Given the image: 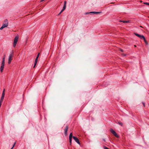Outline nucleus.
<instances>
[{
  "instance_id": "obj_21",
  "label": "nucleus",
  "mask_w": 149,
  "mask_h": 149,
  "mask_svg": "<svg viewBox=\"0 0 149 149\" xmlns=\"http://www.w3.org/2000/svg\"><path fill=\"white\" fill-rule=\"evenodd\" d=\"M70 140V144H71V141H72V139H69Z\"/></svg>"
},
{
  "instance_id": "obj_9",
  "label": "nucleus",
  "mask_w": 149,
  "mask_h": 149,
  "mask_svg": "<svg viewBox=\"0 0 149 149\" xmlns=\"http://www.w3.org/2000/svg\"><path fill=\"white\" fill-rule=\"evenodd\" d=\"M68 129V126H66L65 127V128L64 130V132L65 134L66 135H67V132Z\"/></svg>"
},
{
  "instance_id": "obj_1",
  "label": "nucleus",
  "mask_w": 149,
  "mask_h": 149,
  "mask_svg": "<svg viewBox=\"0 0 149 149\" xmlns=\"http://www.w3.org/2000/svg\"><path fill=\"white\" fill-rule=\"evenodd\" d=\"M8 24V20L7 19H6L4 20V23L2 24V26L0 28V29L2 30L3 28L7 27Z\"/></svg>"
},
{
  "instance_id": "obj_15",
  "label": "nucleus",
  "mask_w": 149,
  "mask_h": 149,
  "mask_svg": "<svg viewBox=\"0 0 149 149\" xmlns=\"http://www.w3.org/2000/svg\"><path fill=\"white\" fill-rule=\"evenodd\" d=\"M4 95H2V96L1 98V100H3V99L4 98Z\"/></svg>"
},
{
  "instance_id": "obj_23",
  "label": "nucleus",
  "mask_w": 149,
  "mask_h": 149,
  "mask_svg": "<svg viewBox=\"0 0 149 149\" xmlns=\"http://www.w3.org/2000/svg\"><path fill=\"white\" fill-rule=\"evenodd\" d=\"M3 100H1V99L0 100V103L2 104V102Z\"/></svg>"
},
{
  "instance_id": "obj_29",
  "label": "nucleus",
  "mask_w": 149,
  "mask_h": 149,
  "mask_svg": "<svg viewBox=\"0 0 149 149\" xmlns=\"http://www.w3.org/2000/svg\"><path fill=\"white\" fill-rule=\"evenodd\" d=\"M123 56H125L126 55L125 54H123Z\"/></svg>"
},
{
  "instance_id": "obj_32",
  "label": "nucleus",
  "mask_w": 149,
  "mask_h": 149,
  "mask_svg": "<svg viewBox=\"0 0 149 149\" xmlns=\"http://www.w3.org/2000/svg\"><path fill=\"white\" fill-rule=\"evenodd\" d=\"M13 149V148H12V147L11 149Z\"/></svg>"
},
{
  "instance_id": "obj_16",
  "label": "nucleus",
  "mask_w": 149,
  "mask_h": 149,
  "mask_svg": "<svg viewBox=\"0 0 149 149\" xmlns=\"http://www.w3.org/2000/svg\"><path fill=\"white\" fill-rule=\"evenodd\" d=\"M66 8V5H64L62 9L63 10H64Z\"/></svg>"
},
{
  "instance_id": "obj_3",
  "label": "nucleus",
  "mask_w": 149,
  "mask_h": 149,
  "mask_svg": "<svg viewBox=\"0 0 149 149\" xmlns=\"http://www.w3.org/2000/svg\"><path fill=\"white\" fill-rule=\"evenodd\" d=\"M12 57H13L12 54V53L10 54L9 56V57H8V64H10V63L12 59Z\"/></svg>"
},
{
  "instance_id": "obj_31",
  "label": "nucleus",
  "mask_w": 149,
  "mask_h": 149,
  "mask_svg": "<svg viewBox=\"0 0 149 149\" xmlns=\"http://www.w3.org/2000/svg\"><path fill=\"white\" fill-rule=\"evenodd\" d=\"M140 2H142V1H140Z\"/></svg>"
},
{
  "instance_id": "obj_20",
  "label": "nucleus",
  "mask_w": 149,
  "mask_h": 149,
  "mask_svg": "<svg viewBox=\"0 0 149 149\" xmlns=\"http://www.w3.org/2000/svg\"><path fill=\"white\" fill-rule=\"evenodd\" d=\"M144 4L149 5V3H147V2H144Z\"/></svg>"
},
{
  "instance_id": "obj_24",
  "label": "nucleus",
  "mask_w": 149,
  "mask_h": 149,
  "mask_svg": "<svg viewBox=\"0 0 149 149\" xmlns=\"http://www.w3.org/2000/svg\"><path fill=\"white\" fill-rule=\"evenodd\" d=\"M66 1H64V5H66Z\"/></svg>"
},
{
  "instance_id": "obj_2",
  "label": "nucleus",
  "mask_w": 149,
  "mask_h": 149,
  "mask_svg": "<svg viewBox=\"0 0 149 149\" xmlns=\"http://www.w3.org/2000/svg\"><path fill=\"white\" fill-rule=\"evenodd\" d=\"M19 38V36H15L14 40L13 45V46L14 47H15L16 45L17 42Z\"/></svg>"
},
{
  "instance_id": "obj_8",
  "label": "nucleus",
  "mask_w": 149,
  "mask_h": 149,
  "mask_svg": "<svg viewBox=\"0 0 149 149\" xmlns=\"http://www.w3.org/2000/svg\"><path fill=\"white\" fill-rule=\"evenodd\" d=\"M101 13V12H98L93 11V12H91L90 13H87L86 14H89V13H93L94 14H98L100 13Z\"/></svg>"
},
{
  "instance_id": "obj_26",
  "label": "nucleus",
  "mask_w": 149,
  "mask_h": 149,
  "mask_svg": "<svg viewBox=\"0 0 149 149\" xmlns=\"http://www.w3.org/2000/svg\"><path fill=\"white\" fill-rule=\"evenodd\" d=\"M104 149H109L106 147H104Z\"/></svg>"
},
{
  "instance_id": "obj_25",
  "label": "nucleus",
  "mask_w": 149,
  "mask_h": 149,
  "mask_svg": "<svg viewBox=\"0 0 149 149\" xmlns=\"http://www.w3.org/2000/svg\"><path fill=\"white\" fill-rule=\"evenodd\" d=\"M119 123V124L121 126H122L123 125V124L122 123Z\"/></svg>"
},
{
  "instance_id": "obj_5",
  "label": "nucleus",
  "mask_w": 149,
  "mask_h": 149,
  "mask_svg": "<svg viewBox=\"0 0 149 149\" xmlns=\"http://www.w3.org/2000/svg\"><path fill=\"white\" fill-rule=\"evenodd\" d=\"M4 65L5 63L2 62L1 66L0 67V71L1 72H2L3 71Z\"/></svg>"
},
{
  "instance_id": "obj_22",
  "label": "nucleus",
  "mask_w": 149,
  "mask_h": 149,
  "mask_svg": "<svg viewBox=\"0 0 149 149\" xmlns=\"http://www.w3.org/2000/svg\"><path fill=\"white\" fill-rule=\"evenodd\" d=\"M15 143H16V142H15V143H14V144L13 145V147H12V148H13V147H14V146H15Z\"/></svg>"
},
{
  "instance_id": "obj_30",
  "label": "nucleus",
  "mask_w": 149,
  "mask_h": 149,
  "mask_svg": "<svg viewBox=\"0 0 149 149\" xmlns=\"http://www.w3.org/2000/svg\"><path fill=\"white\" fill-rule=\"evenodd\" d=\"M134 47H136V45H134Z\"/></svg>"
},
{
  "instance_id": "obj_4",
  "label": "nucleus",
  "mask_w": 149,
  "mask_h": 149,
  "mask_svg": "<svg viewBox=\"0 0 149 149\" xmlns=\"http://www.w3.org/2000/svg\"><path fill=\"white\" fill-rule=\"evenodd\" d=\"M110 132L116 137H118V136L117 134L115 132V131L114 130H113L112 129H110Z\"/></svg>"
},
{
  "instance_id": "obj_12",
  "label": "nucleus",
  "mask_w": 149,
  "mask_h": 149,
  "mask_svg": "<svg viewBox=\"0 0 149 149\" xmlns=\"http://www.w3.org/2000/svg\"><path fill=\"white\" fill-rule=\"evenodd\" d=\"M120 22H123L124 23H128L129 22V21L127 20V21H120Z\"/></svg>"
},
{
  "instance_id": "obj_11",
  "label": "nucleus",
  "mask_w": 149,
  "mask_h": 149,
  "mask_svg": "<svg viewBox=\"0 0 149 149\" xmlns=\"http://www.w3.org/2000/svg\"><path fill=\"white\" fill-rule=\"evenodd\" d=\"M5 55H4V56L2 58V62L5 63Z\"/></svg>"
},
{
  "instance_id": "obj_13",
  "label": "nucleus",
  "mask_w": 149,
  "mask_h": 149,
  "mask_svg": "<svg viewBox=\"0 0 149 149\" xmlns=\"http://www.w3.org/2000/svg\"><path fill=\"white\" fill-rule=\"evenodd\" d=\"M72 133H71L69 135V139H72Z\"/></svg>"
},
{
  "instance_id": "obj_7",
  "label": "nucleus",
  "mask_w": 149,
  "mask_h": 149,
  "mask_svg": "<svg viewBox=\"0 0 149 149\" xmlns=\"http://www.w3.org/2000/svg\"><path fill=\"white\" fill-rule=\"evenodd\" d=\"M73 138L75 141L78 144H80V142L79 139L77 138L76 137L74 136H73Z\"/></svg>"
},
{
  "instance_id": "obj_18",
  "label": "nucleus",
  "mask_w": 149,
  "mask_h": 149,
  "mask_svg": "<svg viewBox=\"0 0 149 149\" xmlns=\"http://www.w3.org/2000/svg\"><path fill=\"white\" fill-rule=\"evenodd\" d=\"M64 10L62 9L60 12V13L58 14V15H60Z\"/></svg>"
},
{
  "instance_id": "obj_10",
  "label": "nucleus",
  "mask_w": 149,
  "mask_h": 149,
  "mask_svg": "<svg viewBox=\"0 0 149 149\" xmlns=\"http://www.w3.org/2000/svg\"><path fill=\"white\" fill-rule=\"evenodd\" d=\"M39 55H40V53H38L37 56V57H36V58L35 61H38V58L39 56Z\"/></svg>"
},
{
  "instance_id": "obj_28",
  "label": "nucleus",
  "mask_w": 149,
  "mask_h": 149,
  "mask_svg": "<svg viewBox=\"0 0 149 149\" xmlns=\"http://www.w3.org/2000/svg\"><path fill=\"white\" fill-rule=\"evenodd\" d=\"M143 104L144 106H145V104H144V103H143Z\"/></svg>"
},
{
  "instance_id": "obj_17",
  "label": "nucleus",
  "mask_w": 149,
  "mask_h": 149,
  "mask_svg": "<svg viewBox=\"0 0 149 149\" xmlns=\"http://www.w3.org/2000/svg\"><path fill=\"white\" fill-rule=\"evenodd\" d=\"M5 89H4L3 91L2 95H5Z\"/></svg>"
},
{
  "instance_id": "obj_27",
  "label": "nucleus",
  "mask_w": 149,
  "mask_h": 149,
  "mask_svg": "<svg viewBox=\"0 0 149 149\" xmlns=\"http://www.w3.org/2000/svg\"><path fill=\"white\" fill-rule=\"evenodd\" d=\"M120 50L121 52H123V49H120Z\"/></svg>"
},
{
  "instance_id": "obj_14",
  "label": "nucleus",
  "mask_w": 149,
  "mask_h": 149,
  "mask_svg": "<svg viewBox=\"0 0 149 149\" xmlns=\"http://www.w3.org/2000/svg\"><path fill=\"white\" fill-rule=\"evenodd\" d=\"M37 62L38 61H35L34 63V66H33V68H34L35 67L36 65V64H37Z\"/></svg>"
},
{
  "instance_id": "obj_19",
  "label": "nucleus",
  "mask_w": 149,
  "mask_h": 149,
  "mask_svg": "<svg viewBox=\"0 0 149 149\" xmlns=\"http://www.w3.org/2000/svg\"><path fill=\"white\" fill-rule=\"evenodd\" d=\"M144 40V41L145 42V43L146 44H148V42H146V39L145 38V39H143Z\"/></svg>"
},
{
  "instance_id": "obj_6",
  "label": "nucleus",
  "mask_w": 149,
  "mask_h": 149,
  "mask_svg": "<svg viewBox=\"0 0 149 149\" xmlns=\"http://www.w3.org/2000/svg\"><path fill=\"white\" fill-rule=\"evenodd\" d=\"M134 34L136 36L138 37L141 39L143 38V39H145V37L143 35H140L136 33H134Z\"/></svg>"
}]
</instances>
